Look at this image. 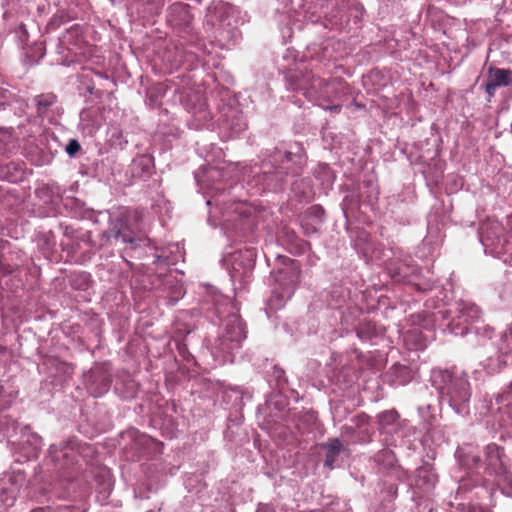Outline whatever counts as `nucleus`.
I'll list each match as a JSON object with an SVG mask.
<instances>
[{
  "instance_id": "obj_1",
  "label": "nucleus",
  "mask_w": 512,
  "mask_h": 512,
  "mask_svg": "<svg viewBox=\"0 0 512 512\" xmlns=\"http://www.w3.org/2000/svg\"><path fill=\"white\" fill-rule=\"evenodd\" d=\"M434 375L441 398L447 400L456 412H463L471 397V387L467 374L453 368L451 370H440Z\"/></svg>"
},
{
  "instance_id": "obj_2",
  "label": "nucleus",
  "mask_w": 512,
  "mask_h": 512,
  "mask_svg": "<svg viewBox=\"0 0 512 512\" xmlns=\"http://www.w3.org/2000/svg\"><path fill=\"white\" fill-rule=\"evenodd\" d=\"M90 450L89 445L81 444L73 439L59 445H52L50 447V458L59 475L71 481L77 477L81 468L80 458H84V454Z\"/></svg>"
},
{
  "instance_id": "obj_3",
  "label": "nucleus",
  "mask_w": 512,
  "mask_h": 512,
  "mask_svg": "<svg viewBox=\"0 0 512 512\" xmlns=\"http://www.w3.org/2000/svg\"><path fill=\"white\" fill-rule=\"evenodd\" d=\"M344 85L345 82L341 78L326 80L316 76L309 88V99L316 101L318 105H322V102H332L342 92Z\"/></svg>"
},
{
  "instance_id": "obj_4",
  "label": "nucleus",
  "mask_w": 512,
  "mask_h": 512,
  "mask_svg": "<svg viewBox=\"0 0 512 512\" xmlns=\"http://www.w3.org/2000/svg\"><path fill=\"white\" fill-rule=\"evenodd\" d=\"M274 279L282 289L281 297L290 298L293 294L301 274L300 265L297 261L287 259L283 266L274 271Z\"/></svg>"
},
{
  "instance_id": "obj_5",
  "label": "nucleus",
  "mask_w": 512,
  "mask_h": 512,
  "mask_svg": "<svg viewBox=\"0 0 512 512\" xmlns=\"http://www.w3.org/2000/svg\"><path fill=\"white\" fill-rule=\"evenodd\" d=\"M103 236L107 241H118L120 239L123 243L130 244L132 249L140 246V242H142L140 238L133 236L132 232L120 218L111 223V227L104 232Z\"/></svg>"
},
{
  "instance_id": "obj_6",
  "label": "nucleus",
  "mask_w": 512,
  "mask_h": 512,
  "mask_svg": "<svg viewBox=\"0 0 512 512\" xmlns=\"http://www.w3.org/2000/svg\"><path fill=\"white\" fill-rule=\"evenodd\" d=\"M487 467L496 475H505L508 468L504 461L503 448L495 443L488 444L485 448Z\"/></svg>"
},
{
  "instance_id": "obj_7",
  "label": "nucleus",
  "mask_w": 512,
  "mask_h": 512,
  "mask_svg": "<svg viewBox=\"0 0 512 512\" xmlns=\"http://www.w3.org/2000/svg\"><path fill=\"white\" fill-rule=\"evenodd\" d=\"M245 338L246 331L244 324L238 317L232 316L226 324L225 333L222 336V343L225 344L229 342L230 344L227 345V349H233Z\"/></svg>"
},
{
  "instance_id": "obj_8",
  "label": "nucleus",
  "mask_w": 512,
  "mask_h": 512,
  "mask_svg": "<svg viewBox=\"0 0 512 512\" xmlns=\"http://www.w3.org/2000/svg\"><path fill=\"white\" fill-rule=\"evenodd\" d=\"M512 83L511 72L507 69L490 67L488 69L486 93L492 97L498 87L509 86Z\"/></svg>"
},
{
  "instance_id": "obj_9",
  "label": "nucleus",
  "mask_w": 512,
  "mask_h": 512,
  "mask_svg": "<svg viewBox=\"0 0 512 512\" xmlns=\"http://www.w3.org/2000/svg\"><path fill=\"white\" fill-rule=\"evenodd\" d=\"M316 76L311 72H300V71H292L289 72L286 76L289 89L293 91H302L303 94L309 99V88L311 86L312 80H314Z\"/></svg>"
},
{
  "instance_id": "obj_10",
  "label": "nucleus",
  "mask_w": 512,
  "mask_h": 512,
  "mask_svg": "<svg viewBox=\"0 0 512 512\" xmlns=\"http://www.w3.org/2000/svg\"><path fill=\"white\" fill-rule=\"evenodd\" d=\"M89 389L94 396H101L110 387L111 377L102 369H93L89 375Z\"/></svg>"
},
{
  "instance_id": "obj_11",
  "label": "nucleus",
  "mask_w": 512,
  "mask_h": 512,
  "mask_svg": "<svg viewBox=\"0 0 512 512\" xmlns=\"http://www.w3.org/2000/svg\"><path fill=\"white\" fill-rule=\"evenodd\" d=\"M58 97L53 92L42 93L34 97L37 116L41 119L50 118Z\"/></svg>"
},
{
  "instance_id": "obj_12",
  "label": "nucleus",
  "mask_w": 512,
  "mask_h": 512,
  "mask_svg": "<svg viewBox=\"0 0 512 512\" xmlns=\"http://www.w3.org/2000/svg\"><path fill=\"white\" fill-rule=\"evenodd\" d=\"M323 448L326 450L325 466L333 469L337 457L343 450V444L338 438H330L323 444Z\"/></svg>"
},
{
  "instance_id": "obj_13",
  "label": "nucleus",
  "mask_w": 512,
  "mask_h": 512,
  "mask_svg": "<svg viewBox=\"0 0 512 512\" xmlns=\"http://www.w3.org/2000/svg\"><path fill=\"white\" fill-rule=\"evenodd\" d=\"M0 175L3 176L7 181L16 183L24 179L25 170L21 164L11 162L0 169Z\"/></svg>"
},
{
  "instance_id": "obj_14",
  "label": "nucleus",
  "mask_w": 512,
  "mask_h": 512,
  "mask_svg": "<svg viewBox=\"0 0 512 512\" xmlns=\"http://www.w3.org/2000/svg\"><path fill=\"white\" fill-rule=\"evenodd\" d=\"M82 27L79 24L72 25L62 35V40L65 43L76 45L82 38Z\"/></svg>"
},
{
  "instance_id": "obj_15",
  "label": "nucleus",
  "mask_w": 512,
  "mask_h": 512,
  "mask_svg": "<svg viewBox=\"0 0 512 512\" xmlns=\"http://www.w3.org/2000/svg\"><path fill=\"white\" fill-rule=\"evenodd\" d=\"M378 424L382 428H386L389 425L394 424L398 419V413L396 411H384L377 417Z\"/></svg>"
},
{
  "instance_id": "obj_16",
  "label": "nucleus",
  "mask_w": 512,
  "mask_h": 512,
  "mask_svg": "<svg viewBox=\"0 0 512 512\" xmlns=\"http://www.w3.org/2000/svg\"><path fill=\"white\" fill-rule=\"evenodd\" d=\"M174 283L173 276L171 273H159L156 275V280L152 282V284L155 286V288H166V287H172Z\"/></svg>"
},
{
  "instance_id": "obj_17",
  "label": "nucleus",
  "mask_w": 512,
  "mask_h": 512,
  "mask_svg": "<svg viewBox=\"0 0 512 512\" xmlns=\"http://www.w3.org/2000/svg\"><path fill=\"white\" fill-rule=\"evenodd\" d=\"M500 349L505 354H512V323L502 337V345Z\"/></svg>"
},
{
  "instance_id": "obj_18",
  "label": "nucleus",
  "mask_w": 512,
  "mask_h": 512,
  "mask_svg": "<svg viewBox=\"0 0 512 512\" xmlns=\"http://www.w3.org/2000/svg\"><path fill=\"white\" fill-rule=\"evenodd\" d=\"M15 95L8 89L0 87V109H5L14 102Z\"/></svg>"
},
{
  "instance_id": "obj_19",
  "label": "nucleus",
  "mask_w": 512,
  "mask_h": 512,
  "mask_svg": "<svg viewBox=\"0 0 512 512\" xmlns=\"http://www.w3.org/2000/svg\"><path fill=\"white\" fill-rule=\"evenodd\" d=\"M81 149L79 142L76 139H71L66 146V152L70 157L75 156Z\"/></svg>"
},
{
  "instance_id": "obj_20",
  "label": "nucleus",
  "mask_w": 512,
  "mask_h": 512,
  "mask_svg": "<svg viewBox=\"0 0 512 512\" xmlns=\"http://www.w3.org/2000/svg\"><path fill=\"white\" fill-rule=\"evenodd\" d=\"M326 102H322V105H320L323 109L329 110L331 112L339 113L342 109L341 105H325Z\"/></svg>"
},
{
  "instance_id": "obj_21",
  "label": "nucleus",
  "mask_w": 512,
  "mask_h": 512,
  "mask_svg": "<svg viewBox=\"0 0 512 512\" xmlns=\"http://www.w3.org/2000/svg\"><path fill=\"white\" fill-rule=\"evenodd\" d=\"M356 419H357V426L361 427L364 423L367 422L368 416L365 414H361V415H358Z\"/></svg>"
},
{
  "instance_id": "obj_22",
  "label": "nucleus",
  "mask_w": 512,
  "mask_h": 512,
  "mask_svg": "<svg viewBox=\"0 0 512 512\" xmlns=\"http://www.w3.org/2000/svg\"><path fill=\"white\" fill-rule=\"evenodd\" d=\"M355 432V429L352 426H344L343 434L352 435Z\"/></svg>"
},
{
  "instance_id": "obj_23",
  "label": "nucleus",
  "mask_w": 512,
  "mask_h": 512,
  "mask_svg": "<svg viewBox=\"0 0 512 512\" xmlns=\"http://www.w3.org/2000/svg\"><path fill=\"white\" fill-rule=\"evenodd\" d=\"M504 397L506 400L512 398V383L509 386V389L505 392Z\"/></svg>"
},
{
  "instance_id": "obj_24",
  "label": "nucleus",
  "mask_w": 512,
  "mask_h": 512,
  "mask_svg": "<svg viewBox=\"0 0 512 512\" xmlns=\"http://www.w3.org/2000/svg\"><path fill=\"white\" fill-rule=\"evenodd\" d=\"M357 335H358V337H359V338H361V339H363V338H364V332H363L362 328H359V329L357 330Z\"/></svg>"
},
{
  "instance_id": "obj_25",
  "label": "nucleus",
  "mask_w": 512,
  "mask_h": 512,
  "mask_svg": "<svg viewBox=\"0 0 512 512\" xmlns=\"http://www.w3.org/2000/svg\"><path fill=\"white\" fill-rule=\"evenodd\" d=\"M473 462L475 463V465H477L480 462V458L478 456H474Z\"/></svg>"
},
{
  "instance_id": "obj_26",
  "label": "nucleus",
  "mask_w": 512,
  "mask_h": 512,
  "mask_svg": "<svg viewBox=\"0 0 512 512\" xmlns=\"http://www.w3.org/2000/svg\"><path fill=\"white\" fill-rule=\"evenodd\" d=\"M291 155H292V154H291L290 152H287V153L285 154V157L287 158V160H289V159H290Z\"/></svg>"
},
{
  "instance_id": "obj_27",
  "label": "nucleus",
  "mask_w": 512,
  "mask_h": 512,
  "mask_svg": "<svg viewBox=\"0 0 512 512\" xmlns=\"http://www.w3.org/2000/svg\"><path fill=\"white\" fill-rule=\"evenodd\" d=\"M4 273H11L12 272V269H5L3 270Z\"/></svg>"
},
{
  "instance_id": "obj_28",
  "label": "nucleus",
  "mask_w": 512,
  "mask_h": 512,
  "mask_svg": "<svg viewBox=\"0 0 512 512\" xmlns=\"http://www.w3.org/2000/svg\"><path fill=\"white\" fill-rule=\"evenodd\" d=\"M4 137L11 138L10 134H4Z\"/></svg>"
},
{
  "instance_id": "obj_29",
  "label": "nucleus",
  "mask_w": 512,
  "mask_h": 512,
  "mask_svg": "<svg viewBox=\"0 0 512 512\" xmlns=\"http://www.w3.org/2000/svg\"><path fill=\"white\" fill-rule=\"evenodd\" d=\"M175 8H182L181 5H174Z\"/></svg>"
},
{
  "instance_id": "obj_30",
  "label": "nucleus",
  "mask_w": 512,
  "mask_h": 512,
  "mask_svg": "<svg viewBox=\"0 0 512 512\" xmlns=\"http://www.w3.org/2000/svg\"><path fill=\"white\" fill-rule=\"evenodd\" d=\"M95 367L101 368L104 367V365H96Z\"/></svg>"
},
{
  "instance_id": "obj_31",
  "label": "nucleus",
  "mask_w": 512,
  "mask_h": 512,
  "mask_svg": "<svg viewBox=\"0 0 512 512\" xmlns=\"http://www.w3.org/2000/svg\"><path fill=\"white\" fill-rule=\"evenodd\" d=\"M277 174H280V175L282 176V175H283V172L277 171Z\"/></svg>"
},
{
  "instance_id": "obj_32",
  "label": "nucleus",
  "mask_w": 512,
  "mask_h": 512,
  "mask_svg": "<svg viewBox=\"0 0 512 512\" xmlns=\"http://www.w3.org/2000/svg\"><path fill=\"white\" fill-rule=\"evenodd\" d=\"M507 409H512V407H507ZM507 413H510V410H507Z\"/></svg>"
},
{
  "instance_id": "obj_33",
  "label": "nucleus",
  "mask_w": 512,
  "mask_h": 512,
  "mask_svg": "<svg viewBox=\"0 0 512 512\" xmlns=\"http://www.w3.org/2000/svg\"><path fill=\"white\" fill-rule=\"evenodd\" d=\"M258 512H263L262 510H259Z\"/></svg>"
}]
</instances>
